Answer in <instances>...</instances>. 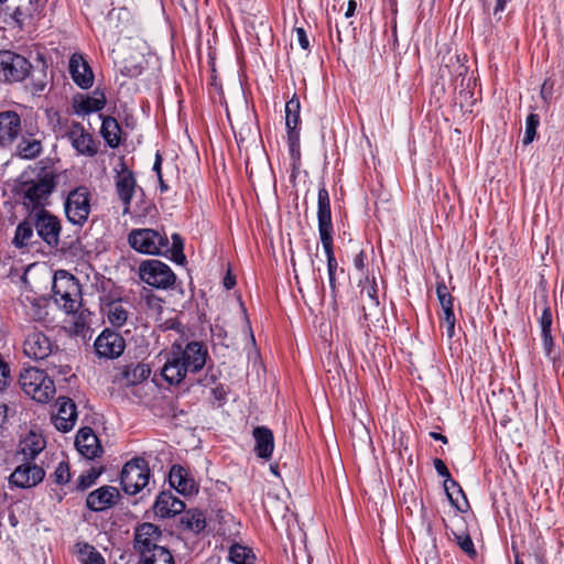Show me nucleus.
I'll list each match as a JSON object with an SVG mask.
<instances>
[{
    "label": "nucleus",
    "mask_w": 564,
    "mask_h": 564,
    "mask_svg": "<svg viewBox=\"0 0 564 564\" xmlns=\"http://www.w3.org/2000/svg\"><path fill=\"white\" fill-rule=\"evenodd\" d=\"M207 347L199 341H191L184 348L174 344L161 370L162 377L170 384H180L187 372L196 373L206 365Z\"/></svg>",
    "instance_id": "nucleus-1"
},
{
    "label": "nucleus",
    "mask_w": 564,
    "mask_h": 564,
    "mask_svg": "<svg viewBox=\"0 0 564 564\" xmlns=\"http://www.w3.org/2000/svg\"><path fill=\"white\" fill-rule=\"evenodd\" d=\"M55 186L56 175L50 171L43 172L35 180L22 182L19 189L22 196V204L26 209L31 210L30 214L44 209Z\"/></svg>",
    "instance_id": "nucleus-2"
},
{
    "label": "nucleus",
    "mask_w": 564,
    "mask_h": 564,
    "mask_svg": "<svg viewBox=\"0 0 564 564\" xmlns=\"http://www.w3.org/2000/svg\"><path fill=\"white\" fill-rule=\"evenodd\" d=\"M21 389L40 403L48 402L55 394V386L47 373L37 368H28L19 378Z\"/></svg>",
    "instance_id": "nucleus-3"
},
{
    "label": "nucleus",
    "mask_w": 564,
    "mask_h": 564,
    "mask_svg": "<svg viewBox=\"0 0 564 564\" xmlns=\"http://www.w3.org/2000/svg\"><path fill=\"white\" fill-rule=\"evenodd\" d=\"M53 295L55 302L67 313L76 312L82 295L77 279L66 271L56 272L53 280Z\"/></svg>",
    "instance_id": "nucleus-4"
},
{
    "label": "nucleus",
    "mask_w": 564,
    "mask_h": 564,
    "mask_svg": "<svg viewBox=\"0 0 564 564\" xmlns=\"http://www.w3.org/2000/svg\"><path fill=\"white\" fill-rule=\"evenodd\" d=\"M150 479L149 463L142 457H135L127 462L120 474L122 490L127 495H137Z\"/></svg>",
    "instance_id": "nucleus-5"
},
{
    "label": "nucleus",
    "mask_w": 564,
    "mask_h": 564,
    "mask_svg": "<svg viewBox=\"0 0 564 564\" xmlns=\"http://www.w3.org/2000/svg\"><path fill=\"white\" fill-rule=\"evenodd\" d=\"M128 242L132 249L140 253H167V237L150 228L131 230L128 235Z\"/></svg>",
    "instance_id": "nucleus-6"
},
{
    "label": "nucleus",
    "mask_w": 564,
    "mask_h": 564,
    "mask_svg": "<svg viewBox=\"0 0 564 564\" xmlns=\"http://www.w3.org/2000/svg\"><path fill=\"white\" fill-rule=\"evenodd\" d=\"M31 63L11 51H0V83H18L31 73Z\"/></svg>",
    "instance_id": "nucleus-7"
},
{
    "label": "nucleus",
    "mask_w": 564,
    "mask_h": 564,
    "mask_svg": "<svg viewBox=\"0 0 564 564\" xmlns=\"http://www.w3.org/2000/svg\"><path fill=\"white\" fill-rule=\"evenodd\" d=\"M140 279L156 289H169L176 280L171 268L159 260L143 261L139 267Z\"/></svg>",
    "instance_id": "nucleus-8"
},
{
    "label": "nucleus",
    "mask_w": 564,
    "mask_h": 564,
    "mask_svg": "<svg viewBox=\"0 0 564 564\" xmlns=\"http://www.w3.org/2000/svg\"><path fill=\"white\" fill-rule=\"evenodd\" d=\"M65 213L74 225L82 226L88 219L90 213L89 191L85 186L73 189L65 202Z\"/></svg>",
    "instance_id": "nucleus-9"
},
{
    "label": "nucleus",
    "mask_w": 564,
    "mask_h": 564,
    "mask_svg": "<svg viewBox=\"0 0 564 564\" xmlns=\"http://www.w3.org/2000/svg\"><path fill=\"white\" fill-rule=\"evenodd\" d=\"M115 172L116 193L123 204V215H127L130 213L131 200L138 186L137 180L123 159H120Z\"/></svg>",
    "instance_id": "nucleus-10"
},
{
    "label": "nucleus",
    "mask_w": 564,
    "mask_h": 564,
    "mask_svg": "<svg viewBox=\"0 0 564 564\" xmlns=\"http://www.w3.org/2000/svg\"><path fill=\"white\" fill-rule=\"evenodd\" d=\"M34 223L37 235L50 246L57 247L59 243L61 223L51 213L45 209H39L30 214Z\"/></svg>",
    "instance_id": "nucleus-11"
},
{
    "label": "nucleus",
    "mask_w": 564,
    "mask_h": 564,
    "mask_svg": "<svg viewBox=\"0 0 564 564\" xmlns=\"http://www.w3.org/2000/svg\"><path fill=\"white\" fill-rule=\"evenodd\" d=\"M433 464L437 474L445 478L444 489L453 507H455L459 512H466L469 505L462 487L452 479L451 473L442 459L435 458Z\"/></svg>",
    "instance_id": "nucleus-12"
},
{
    "label": "nucleus",
    "mask_w": 564,
    "mask_h": 564,
    "mask_svg": "<svg viewBox=\"0 0 564 564\" xmlns=\"http://www.w3.org/2000/svg\"><path fill=\"white\" fill-rule=\"evenodd\" d=\"M55 348L57 349L50 337L39 329L31 330L23 343L24 354L34 360H43L52 356Z\"/></svg>",
    "instance_id": "nucleus-13"
},
{
    "label": "nucleus",
    "mask_w": 564,
    "mask_h": 564,
    "mask_svg": "<svg viewBox=\"0 0 564 564\" xmlns=\"http://www.w3.org/2000/svg\"><path fill=\"white\" fill-rule=\"evenodd\" d=\"M94 346L98 356L113 359L123 352L126 343L120 334L110 329H105L97 337Z\"/></svg>",
    "instance_id": "nucleus-14"
},
{
    "label": "nucleus",
    "mask_w": 564,
    "mask_h": 564,
    "mask_svg": "<svg viewBox=\"0 0 564 564\" xmlns=\"http://www.w3.org/2000/svg\"><path fill=\"white\" fill-rule=\"evenodd\" d=\"M317 219L321 241H333L330 203L328 192L325 187L318 189Z\"/></svg>",
    "instance_id": "nucleus-15"
},
{
    "label": "nucleus",
    "mask_w": 564,
    "mask_h": 564,
    "mask_svg": "<svg viewBox=\"0 0 564 564\" xmlns=\"http://www.w3.org/2000/svg\"><path fill=\"white\" fill-rule=\"evenodd\" d=\"M120 498L119 490L112 486H102L91 491L86 505L93 511H102L113 507Z\"/></svg>",
    "instance_id": "nucleus-16"
},
{
    "label": "nucleus",
    "mask_w": 564,
    "mask_h": 564,
    "mask_svg": "<svg viewBox=\"0 0 564 564\" xmlns=\"http://www.w3.org/2000/svg\"><path fill=\"white\" fill-rule=\"evenodd\" d=\"M44 470L37 465L23 464L15 468L10 476V484L20 488H30L44 478Z\"/></svg>",
    "instance_id": "nucleus-17"
},
{
    "label": "nucleus",
    "mask_w": 564,
    "mask_h": 564,
    "mask_svg": "<svg viewBox=\"0 0 564 564\" xmlns=\"http://www.w3.org/2000/svg\"><path fill=\"white\" fill-rule=\"evenodd\" d=\"M57 413L53 415L52 420L55 427L61 432L70 431L77 420L76 405L69 398L61 397L57 400Z\"/></svg>",
    "instance_id": "nucleus-18"
},
{
    "label": "nucleus",
    "mask_w": 564,
    "mask_h": 564,
    "mask_svg": "<svg viewBox=\"0 0 564 564\" xmlns=\"http://www.w3.org/2000/svg\"><path fill=\"white\" fill-rule=\"evenodd\" d=\"M160 538L161 531L156 525L149 522L140 524L134 534V547L140 556L150 552L152 547H158Z\"/></svg>",
    "instance_id": "nucleus-19"
},
{
    "label": "nucleus",
    "mask_w": 564,
    "mask_h": 564,
    "mask_svg": "<svg viewBox=\"0 0 564 564\" xmlns=\"http://www.w3.org/2000/svg\"><path fill=\"white\" fill-rule=\"evenodd\" d=\"M21 132V119L15 111L0 112V145L8 147Z\"/></svg>",
    "instance_id": "nucleus-20"
},
{
    "label": "nucleus",
    "mask_w": 564,
    "mask_h": 564,
    "mask_svg": "<svg viewBox=\"0 0 564 564\" xmlns=\"http://www.w3.org/2000/svg\"><path fill=\"white\" fill-rule=\"evenodd\" d=\"M75 445L87 459H94L102 453L99 440L90 427H83L78 431Z\"/></svg>",
    "instance_id": "nucleus-21"
},
{
    "label": "nucleus",
    "mask_w": 564,
    "mask_h": 564,
    "mask_svg": "<svg viewBox=\"0 0 564 564\" xmlns=\"http://www.w3.org/2000/svg\"><path fill=\"white\" fill-rule=\"evenodd\" d=\"M67 138L79 153L86 155H94L97 153V147L93 137L85 131L80 123H72L67 131Z\"/></svg>",
    "instance_id": "nucleus-22"
},
{
    "label": "nucleus",
    "mask_w": 564,
    "mask_h": 564,
    "mask_svg": "<svg viewBox=\"0 0 564 564\" xmlns=\"http://www.w3.org/2000/svg\"><path fill=\"white\" fill-rule=\"evenodd\" d=\"M151 373V369L143 362L130 364L121 368L116 375L115 381L122 386H134L145 380Z\"/></svg>",
    "instance_id": "nucleus-23"
},
{
    "label": "nucleus",
    "mask_w": 564,
    "mask_h": 564,
    "mask_svg": "<svg viewBox=\"0 0 564 564\" xmlns=\"http://www.w3.org/2000/svg\"><path fill=\"white\" fill-rule=\"evenodd\" d=\"M154 513L161 518L174 517L185 509V503L170 491H163L154 503Z\"/></svg>",
    "instance_id": "nucleus-24"
},
{
    "label": "nucleus",
    "mask_w": 564,
    "mask_h": 564,
    "mask_svg": "<svg viewBox=\"0 0 564 564\" xmlns=\"http://www.w3.org/2000/svg\"><path fill=\"white\" fill-rule=\"evenodd\" d=\"M69 72L74 82L86 89L93 85L94 74L80 54H73L69 59Z\"/></svg>",
    "instance_id": "nucleus-25"
},
{
    "label": "nucleus",
    "mask_w": 564,
    "mask_h": 564,
    "mask_svg": "<svg viewBox=\"0 0 564 564\" xmlns=\"http://www.w3.org/2000/svg\"><path fill=\"white\" fill-rule=\"evenodd\" d=\"M169 481L182 495H192L196 491V486L193 479L187 477V471L174 465L169 475Z\"/></svg>",
    "instance_id": "nucleus-26"
},
{
    "label": "nucleus",
    "mask_w": 564,
    "mask_h": 564,
    "mask_svg": "<svg viewBox=\"0 0 564 564\" xmlns=\"http://www.w3.org/2000/svg\"><path fill=\"white\" fill-rule=\"evenodd\" d=\"M253 437L256 441L254 451L258 456L261 458H270L274 448L272 432L264 426H258L253 430Z\"/></svg>",
    "instance_id": "nucleus-27"
},
{
    "label": "nucleus",
    "mask_w": 564,
    "mask_h": 564,
    "mask_svg": "<svg viewBox=\"0 0 564 564\" xmlns=\"http://www.w3.org/2000/svg\"><path fill=\"white\" fill-rule=\"evenodd\" d=\"M228 119L239 145H242L249 141L256 142L258 137V129L251 118H249V121L247 122H241L239 119L234 122L230 115L228 113Z\"/></svg>",
    "instance_id": "nucleus-28"
},
{
    "label": "nucleus",
    "mask_w": 564,
    "mask_h": 564,
    "mask_svg": "<svg viewBox=\"0 0 564 564\" xmlns=\"http://www.w3.org/2000/svg\"><path fill=\"white\" fill-rule=\"evenodd\" d=\"M101 135L110 148H117L121 141V128L112 117H105L101 124Z\"/></svg>",
    "instance_id": "nucleus-29"
},
{
    "label": "nucleus",
    "mask_w": 564,
    "mask_h": 564,
    "mask_svg": "<svg viewBox=\"0 0 564 564\" xmlns=\"http://www.w3.org/2000/svg\"><path fill=\"white\" fill-rule=\"evenodd\" d=\"M41 151V141L33 134L23 135L18 144V154L23 159H34Z\"/></svg>",
    "instance_id": "nucleus-30"
},
{
    "label": "nucleus",
    "mask_w": 564,
    "mask_h": 564,
    "mask_svg": "<svg viewBox=\"0 0 564 564\" xmlns=\"http://www.w3.org/2000/svg\"><path fill=\"white\" fill-rule=\"evenodd\" d=\"M446 535L454 540L458 546L470 557H475L477 555L476 549L474 546V542L470 535L464 530L455 531L452 528L445 527Z\"/></svg>",
    "instance_id": "nucleus-31"
},
{
    "label": "nucleus",
    "mask_w": 564,
    "mask_h": 564,
    "mask_svg": "<svg viewBox=\"0 0 564 564\" xmlns=\"http://www.w3.org/2000/svg\"><path fill=\"white\" fill-rule=\"evenodd\" d=\"M300 111L301 104L297 96L294 94L293 97L284 105L285 126L288 128V132L291 130L297 131Z\"/></svg>",
    "instance_id": "nucleus-32"
},
{
    "label": "nucleus",
    "mask_w": 564,
    "mask_h": 564,
    "mask_svg": "<svg viewBox=\"0 0 564 564\" xmlns=\"http://www.w3.org/2000/svg\"><path fill=\"white\" fill-rule=\"evenodd\" d=\"M139 564H174V560L167 549L158 546L141 555Z\"/></svg>",
    "instance_id": "nucleus-33"
},
{
    "label": "nucleus",
    "mask_w": 564,
    "mask_h": 564,
    "mask_svg": "<svg viewBox=\"0 0 564 564\" xmlns=\"http://www.w3.org/2000/svg\"><path fill=\"white\" fill-rule=\"evenodd\" d=\"M182 525L194 533L202 532L206 527V518L199 510H188L181 519Z\"/></svg>",
    "instance_id": "nucleus-34"
},
{
    "label": "nucleus",
    "mask_w": 564,
    "mask_h": 564,
    "mask_svg": "<svg viewBox=\"0 0 564 564\" xmlns=\"http://www.w3.org/2000/svg\"><path fill=\"white\" fill-rule=\"evenodd\" d=\"M33 226L34 223L32 218L20 223L15 229V235L13 238V245L18 248L26 247L30 245L31 239L33 237Z\"/></svg>",
    "instance_id": "nucleus-35"
},
{
    "label": "nucleus",
    "mask_w": 564,
    "mask_h": 564,
    "mask_svg": "<svg viewBox=\"0 0 564 564\" xmlns=\"http://www.w3.org/2000/svg\"><path fill=\"white\" fill-rule=\"evenodd\" d=\"M360 294L362 300L364 317L365 319H369L372 315V311L377 312L379 306L376 285L362 289Z\"/></svg>",
    "instance_id": "nucleus-36"
},
{
    "label": "nucleus",
    "mask_w": 564,
    "mask_h": 564,
    "mask_svg": "<svg viewBox=\"0 0 564 564\" xmlns=\"http://www.w3.org/2000/svg\"><path fill=\"white\" fill-rule=\"evenodd\" d=\"M106 105V96L99 89H95L91 96H87L79 104V111L89 113L102 109Z\"/></svg>",
    "instance_id": "nucleus-37"
},
{
    "label": "nucleus",
    "mask_w": 564,
    "mask_h": 564,
    "mask_svg": "<svg viewBox=\"0 0 564 564\" xmlns=\"http://www.w3.org/2000/svg\"><path fill=\"white\" fill-rule=\"evenodd\" d=\"M453 297L440 300V304L442 307V323L446 327V334L449 338H452L455 334V315L453 311Z\"/></svg>",
    "instance_id": "nucleus-38"
},
{
    "label": "nucleus",
    "mask_w": 564,
    "mask_h": 564,
    "mask_svg": "<svg viewBox=\"0 0 564 564\" xmlns=\"http://www.w3.org/2000/svg\"><path fill=\"white\" fill-rule=\"evenodd\" d=\"M229 558L234 564H253L256 556L251 549L234 544L229 550Z\"/></svg>",
    "instance_id": "nucleus-39"
},
{
    "label": "nucleus",
    "mask_w": 564,
    "mask_h": 564,
    "mask_svg": "<svg viewBox=\"0 0 564 564\" xmlns=\"http://www.w3.org/2000/svg\"><path fill=\"white\" fill-rule=\"evenodd\" d=\"M79 560L83 564H106L104 557L88 543H77Z\"/></svg>",
    "instance_id": "nucleus-40"
},
{
    "label": "nucleus",
    "mask_w": 564,
    "mask_h": 564,
    "mask_svg": "<svg viewBox=\"0 0 564 564\" xmlns=\"http://www.w3.org/2000/svg\"><path fill=\"white\" fill-rule=\"evenodd\" d=\"M322 245H323L324 251L326 253V258H327L329 286H330L332 291L334 292L335 288H336L335 274H336L338 264H337V260L335 258L334 250H333V241H323Z\"/></svg>",
    "instance_id": "nucleus-41"
},
{
    "label": "nucleus",
    "mask_w": 564,
    "mask_h": 564,
    "mask_svg": "<svg viewBox=\"0 0 564 564\" xmlns=\"http://www.w3.org/2000/svg\"><path fill=\"white\" fill-rule=\"evenodd\" d=\"M128 311L120 302H112L108 306V319L111 325L120 327L128 319Z\"/></svg>",
    "instance_id": "nucleus-42"
},
{
    "label": "nucleus",
    "mask_w": 564,
    "mask_h": 564,
    "mask_svg": "<svg viewBox=\"0 0 564 564\" xmlns=\"http://www.w3.org/2000/svg\"><path fill=\"white\" fill-rule=\"evenodd\" d=\"M540 124V117L536 113H530L525 120V130L523 137V144L528 145L533 142L536 135V129Z\"/></svg>",
    "instance_id": "nucleus-43"
},
{
    "label": "nucleus",
    "mask_w": 564,
    "mask_h": 564,
    "mask_svg": "<svg viewBox=\"0 0 564 564\" xmlns=\"http://www.w3.org/2000/svg\"><path fill=\"white\" fill-rule=\"evenodd\" d=\"M172 247L170 248L167 246V252H171V259L178 263V264H183L186 260L185 258V254L183 252V248H184V242H183V239L181 238V236L178 234H174L172 236Z\"/></svg>",
    "instance_id": "nucleus-44"
},
{
    "label": "nucleus",
    "mask_w": 564,
    "mask_h": 564,
    "mask_svg": "<svg viewBox=\"0 0 564 564\" xmlns=\"http://www.w3.org/2000/svg\"><path fill=\"white\" fill-rule=\"evenodd\" d=\"M289 140V151L290 156L293 161V169H296V163L300 161L301 152H300V133L299 131L291 130L288 132Z\"/></svg>",
    "instance_id": "nucleus-45"
},
{
    "label": "nucleus",
    "mask_w": 564,
    "mask_h": 564,
    "mask_svg": "<svg viewBox=\"0 0 564 564\" xmlns=\"http://www.w3.org/2000/svg\"><path fill=\"white\" fill-rule=\"evenodd\" d=\"M102 468H90L86 474H83L78 478V488L82 490L90 487L96 479L101 475Z\"/></svg>",
    "instance_id": "nucleus-46"
},
{
    "label": "nucleus",
    "mask_w": 564,
    "mask_h": 564,
    "mask_svg": "<svg viewBox=\"0 0 564 564\" xmlns=\"http://www.w3.org/2000/svg\"><path fill=\"white\" fill-rule=\"evenodd\" d=\"M50 83V77L44 68H42L39 76H33L32 78V91L33 94H39L45 90Z\"/></svg>",
    "instance_id": "nucleus-47"
},
{
    "label": "nucleus",
    "mask_w": 564,
    "mask_h": 564,
    "mask_svg": "<svg viewBox=\"0 0 564 564\" xmlns=\"http://www.w3.org/2000/svg\"><path fill=\"white\" fill-rule=\"evenodd\" d=\"M55 481L59 485L67 484L70 479L69 466L66 462H61L54 471Z\"/></svg>",
    "instance_id": "nucleus-48"
},
{
    "label": "nucleus",
    "mask_w": 564,
    "mask_h": 564,
    "mask_svg": "<svg viewBox=\"0 0 564 564\" xmlns=\"http://www.w3.org/2000/svg\"><path fill=\"white\" fill-rule=\"evenodd\" d=\"M294 39L301 48H303V50L310 48V41H308L307 34H306V31L303 28L299 26L293 30V35L291 37V44H290L291 47H293Z\"/></svg>",
    "instance_id": "nucleus-49"
},
{
    "label": "nucleus",
    "mask_w": 564,
    "mask_h": 564,
    "mask_svg": "<svg viewBox=\"0 0 564 564\" xmlns=\"http://www.w3.org/2000/svg\"><path fill=\"white\" fill-rule=\"evenodd\" d=\"M44 448V442L36 440L32 441L31 444H29V441L25 442L24 446L22 447V452L24 455H29L32 458L35 457L42 449Z\"/></svg>",
    "instance_id": "nucleus-50"
},
{
    "label": "nucleus",
    "mask_w": 564,
    "mask_h": 564,
    "mask_svg": "<svg viewBox=\"0 0 564 564\" xmlns=\"http://www.w3.org/2000/svg\"><path fill=\"white\" fill-rule=\"evenodd\" d=\"M552 323L553 318L551 308L549 306H545L540 317L541 334L551 333Z\"/></svg>",
    "instance_id": "nucleus-51"
},
{
    "label": "nucleus",
    "mask_w": 564,
    "mask_h": 564,
    "mask_svg": "<svg viewBox=\"0 0 564 564\" xmlns=\"http://www.w3.org/2000/svg\"><path fill=\"white\" fill-rule=\"evenodd\" d=\"M9 380V367L0 357V390L4 389Z\"/></svg>",
    "instance_id": "nucleus-52"
},
{
    "label": "nucleus",
    "mask_w": 564,
    "mask_h": 564,
    "mask_svg": "<svg viewBox=\"0 0 564 564\" xmlns=\"http://www.w3.org/2000/svg\"><path fill=\"white\" fill-rule=\"evenodd\" d=\"M542 335V343L543 348L547 356L551 355L553 347H554V339L551 333H543Z\"/></svg>",
    "instance_id": "nucleus-53"
},
{
    "label": "nucleus",
    "mask_w": 564,
    "mask_h": 564,
    "mask_svg": "<svg viewBox=\"0 0 564 564\" xmlns=\"http://www.w3.org/2000/svg\"><path fill=\"white\" fill-rule=\"evenodd\" d=\"M145 302H147V305L149 308L160 313L161 310H162V305H161V300L153 296V295H148L145 297Z\"/></svg>",
    "instance_id": "nucleus-54"
},
{
    "label": "nucleus",
    "mask_w": 564,
    "mask_h": 564,
    "mask_svg": "<svg viewBox=\"0 0 564 564\" xmlns=\"http://www.w3.org/2000/svg\"><path fill=\"white\" fill-rule=\"evenodd\" d=\"M436 295H437L438 301L440 300L444 301V299L453 297L448 291V288L446 286V284L444 282L437 283Z\"/></svg>",
    "instance_id": "nucleus-55"
},
{
    "label": "nucleus",
    "mask_w": 564,
    "mask_h": 564,
    "mask_svg": "<svg viewBox=\"0 0 564 564\" xmlns=\"http://www.w3.org/2000/svg\"><path fill=\"white\" fill-rule=\"evenodd\" d=\"M47 370L51 371L52 376H54L56 373H58V375H67L69 372V367L68 366L56 365L54 362H51L50 366L47 367Z\"/></svg>",
    "instance_id": "nucleus-56"
},
{
    "label": "nucleus",
    "mask_w": 564,
    "mask_h": 564,
    "mask_svg": "<svg viewBox=\"0 0 564 564\" xmlns=\"http://www.w3.org/2000/svg\"><path fill=\"white\" fill-rule=\"evenodd\" d=\"M12 17L17 21V23L22 25L26 17L24 8L22 6L17 7L12 13Z\"/></svg>",
    "instance_id": "nucleus-57"
},
{
    "label": "nucleus",
    "mask_w": 564,
    "mask_h": 564,
    "mask_svg": "<svg viewBox=\"0 0 564 564\" xmlns=\"http://www.w3.org/2000/svg\"><path fill=\"white\" fill-rule=\"evenodd\" d=\"M506 3H507V0H496V4H495L494 11H492V14H494V17L497 18L498 21L501 19L500 13L505 10Z\"/></svg>",
    "instance_id": "nucleus-58"
},
{
    "label": "nucleus",
    "mask_w": 564,
    "mask_h": 564,
    "mask_svg": "<svg viewBox=\"0 0 564 564\" xmlns=\"http://www.w3.org/2000/svg\"><path fill=\"white\" fill-rule=\"evenodd\" d=\"M354 264H355L356 269H358L360 271L365 269V252L364 251H360L355 257Z\"/></svg>",
    "instance_id": "nucleus-59"
},
{
    "label": "nucleus",
    "mask_w": 564,
    "mask_h": 564,
    "mask_svg": "<svg viewBox=\"0 0 564 564\" xmlns=\"http://www.w3.org/2000/svg\"><path fill=\"white\" fill-rule=\"evenodd\" d=\"M122 73L128 76L134 77L141 74V67L137 65L132 67L124 66Z\"/></svg>",
    "instance_id": "nucleus-60"
},
{
    "label": "nucleus",
    "mask_w": 564,
    "mask_h": 564,
    "mask_svg": "<svg viewBox=\"0 0 564 564\" xmlns=\"http://www.w3.org/2000/svg\"><path fill=\"white\" fill-rule=\"evenodd\" d=\"M236 284V279L234 275H231V273L228 271V273L226 274V276L224 278V286L227 289V290H230L231 288H234V285Z\"/></svg>",
    "instance_id": "nucleus-61"
},
{
    "label": "nucleus",
    "mask_w": 564,
    "mask_h": 564,
    "mask_svg": "<svg viewBox=\"0 0 564 564\" xmlns=\"http://www.w3.org/2000/svg\"><path fill=\"white\" fill-rule=\"evenodd\" d=\"M161 164H162V156L160 155V153H156L153 170L155 171V173L158 175V180H161V175H162Z\"/></svg>",
    "instance_id": "nucleus-62"
},
{
    "label": "nucleus",
    "mask_w": 564,
    "mask_h": 564,
    "mask_svg": "<svg viewBox=\"0 0 564 564\" xmlns=\"http://www.w3.org/2000/svg\"><path fill=\"white\" fill-rule=\"evenodd\" d=\"M356 7H357L356 1L355 0H349L348 4H347V11L345 13V17L346 18L352 17L354 13H355Z\"/></svg>",
    "instance_id": "nucleus-63"
},
{
    "label": "nucleus",
    "mask_w": 564,
    "mask_h": 564,
    "mask_svg": "<svg viewBox=\"0 0 564 564\" xmlns=\"http://www.w3.org/2000/svg\"><path fill=\"white\" fill-rule=\"evenodd\" d=\"M430 435H431V437H433L436 441H441L444 444L447 443V437L445 435L441 434V433L431 432Z\"/></svg>",
    "instance_id": "nucleus-64"
}]
</instances>
